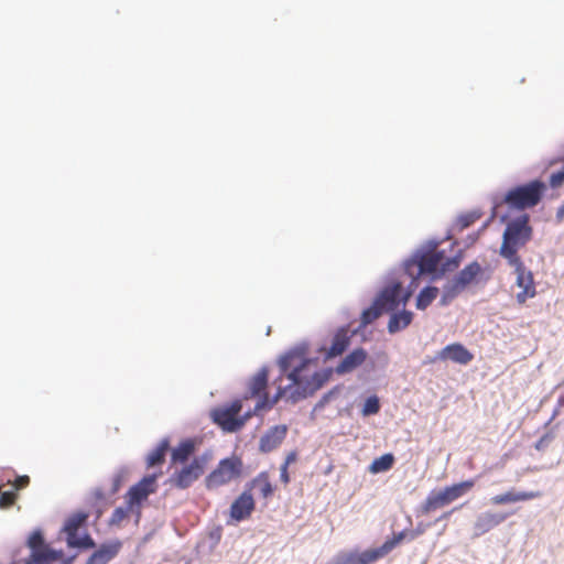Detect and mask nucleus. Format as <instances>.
I'll use <instances>...</instances> for the list:
<instances>
[{"label": "nucleus", "mask_w": 564, "mask_h": 564, "mask_svg": "<svg viewBox=\"0 0 564 564\" xmlns=\"http://www.w3.org/2000/svg\"><path fill=\"white\" fill-rule=\"evenodd\" d=\"M88 519V513L84 511H78L73 513L65 522L64 531L67 534V538L76 536L78 529L86 522Z\"/></svg>", "instance_id": "a878e982"}, {"label": "nucleus", "mask_w": 564, "mask_h": 564, "mask_svg": "<svg viewBox=\"0 0 564 564\" xmlns=\"http://www.w3.org/2000/svg\"><path fill=\"white\" fill-rule=\"evenodd\" d=\"M529 221V215L523 214L507 224L499 254L508 263L522 261L518 251L531 240L533 232Z\"/></svg>", "instance_id": "f03ea898"}, {"label": "nucleus", "mask_w": 564, "mask_h": 564, "mask_svg": "<svg viewBox=\"0 0 564 564\" xmlns=\"http://www.w3.org/2000/svg\"><path fill=\"white\" fill-rule=\"evenodd\" d=\"M256 508V501L252 494L245 489L231 503L230 517L237 521H243L251 517Z\"/></svg>", "instance_id": "ddd939ff"}, {"label": "nucleus", "mask_w": 564, "mask_h": 564, "mask_svg": "<svg viewBox=\"0 0 564 564\" xmlns=\"http://www.w3.org/2000/svg\"><path fill=\"white\" fill-rule=\"evenodd\" d=\"M62 552L34 553L26 564H62Z\"/></svg>", "instance_id": "bb28decb"}, {"label": "nucleus", "mask_w": 564, "mask_h": 564, "mask_svg": "<svg viewBox=\"0 0 564 564\" xmlns=\"http://www.w3.org/2000/svg\"><path fill=\"white\" fill-rule=\"evenodd\" d=\"M121 546L122 543L118 540L101 544L100 547L91 554L86 564H107L119 553Z\"/></svg>", "instance_id": "6ab92c4d"}, {"label": "nucleus", "mask_w": 564, "mask_h": 564, "mask_svg": "<svg viewBox=\"0 0 564 564\" xmlns=\"http://www.w3.org/2000/svg\"><path fill=\"white\" fill-rule=\"evenodd\" d=\"M128 517V510L123 509L122 507H118L113 510L111 518H110V524H119L121 523L126 518Z\"/></svg>", "instance_id": "4c0bfd02"}, {"label": "nucleus", "mask_w": 564, "mask_h": 564, "mask_svg": "<svg viewBox=\"0 0 564 564\" xmlns=\"http://www.w3.org/2000/svg\"><path fill=\"white\" fill-rule=\"evenodd\" d=\"M28 544H29L30 549L32 550V554L54 552L47 545L44 544V539L42 536V533L39 531H35L30 535Z\"/></svg>", "instance_id": "2f4dec72"}, {"label": "nucleus", "mask_w": 564, "mask_h": 564, "mask_svg": "<svg viewBox=\"0 0 564 564\" xmlns=\"http://www.w3.org/2000/svg\"><path fill=\"white\" fill-rule=\"evenodd\" d=\"M564 182V170L553 173L550 177V185L552 187H558Z\"/></svg>", "instance_id": "79ce46f5"}, {"label": "nucleus", "mask_w": 564, "mask_h": 564, "mask_svg": "<svg viewBox=\"0 0 564 564\" xmlns=\"http://www.w3.org/2000/svg\"><path fill=\"white\" fill-rule=\"evenodd\" d=\"M288 433V426L284 424L275 425L269 429L260 438L259 449L262 453H270L278 448L284 441Z\"/></svg>", "instance_id": "2eb2a0df"}, {"label": "nucleus", "mask_w": 564, "mask_h": 564, "mask_svg": "<svg viewBox=\"0 0 564 564\" xmlns=\"http://www.w3.org/2000/svg\"><path fill=\"white\" fill-rule=\"evenodd\" d=\"M386 553L381 546L376 549L365 550L359 552V564H375L380 558L384 557Z\"/></svg>", "instance_id": "7c9ffc66"}, {"label": "nucleus", "mask_w": 564, "mask_h": 564, "mask_svg": "<svg viewBox=\"0 0 564 564\" xmlns=\"http://www.w3.org/2000/svg\"><path fill=\"white\" fill-rule=\"evenodd\" d=\"M123 478H124L123 473H118L113 477V479H112V492H117L120 489L121 484L123 481Z\"/></svg>", "instance_id": "37998d69"}, {"label": "nucleus", "mask_w": 564, "mask_h": 564, "mask_svg": "<svg viewBox=\"0 0 564 564\" xmlns=\"http://www.w3.org/2000/svg\"><path fill=\"white\" fill-rule=\"evenodd\" d=\"M482 268L477 261H473L467 264L452 281V283L445 289L442 303L446 304L448 300L454 299L459 294L467 285L473 283L476 278L481 274Z\"/></svg>", "instance_id": "6e6552de"}, {"label": "nucleus", "mask_w": 564, "mask_h": 564, "mask_svg": "<svg viewBox=\"0 0 564 564\" xmlns=\"http://www.w3.org/2000/svg\"><path fill=\"white\" fill-rule=\"evenodd\" d=\"M475 486L474 479H467L451 486H446L438 491H432L421 505V512L429 514L442 509L458 498L469 492Z\"/></svg>", "instance_id": "20e7f679"}, {"label": "nucleus", "mask_w": 564, "mask_h": 564, "mask_svg": "<svg viewBox=\"0 0 564 564\" xmlns=\"http://www.w3.org/2000/svg\"><path fill=\"white\" fill-rule=\"evenodd\" d=\"M507 513L486 511L480 513L474 523V534L475 536L484 535L485 533L491 531L499 524H501L506 519Z\"/></svg>", "instance_id": "4468645a"}, {"label": "nucleus", "mask_w": 564, "mask_h": 564, "mask_svg": "<svg viewBox=\"0 0 564 564\" xmlns=\"http://www.w3.org/2000/svg\"><path fill=\"white\" fill-rule=\"evenodd\" d=\"M268 380L269 371L267 368H262L250 379L248 383V391L245 399L259 397V400L257 402L258 404L263 399L264 395L269 398L268 393L265 392Z\"/></svg>", "instance_id": "f3484780"}, {"label": "nucleus", "mask_w": 564, "mask_h": 564, "mask_svg": "<svg viewBox=\"0 0 564 564\" xmlns=\"http://www.w3.org/2000/svg\"><path fill=\"white\" fill-rule=\"evenodd\" d=\"M453 511H454V510H452L451 512H446V513H444L442 518H446V517H448Z\"/></svg>", "instance_id": "09e8293b"}, {"label": "nucleus", "mask_w": 564, "mask_h": 564, "mask_svg": "<svg viewBox=\"0 0 564 564\" xmlns=\"http://www.w3.org/2000/svg\"><path fill=\"white\" fill-rule=\"evenodd\" d=\"M288 466L285 465H281L280 467V480L284 484V485H288L290 482V475H289V470H288Z\"/></svg>", "instance_id": "c03bdc74"}, {"label": "nucleus", "mask_w": 564, "mask_h": 564, "mask_svg": "<svg viewBox=\"0 0 564 564\" xmlns=\"http://www.w3.org/2000/svg\"><path fill=\"white\" fill-rule=\"evenodd\" d=\"M422 533L421 530H415L411 532L401 531L393 535L392 539L387 540L382 545V550L384 551L386 555L389 554L399 543H401L405 538H410L411 540L415 539Z\"/></svg>", "instance_id": "cd10ccee"}, {"label": "nucleus", "mask_w": 564, "mask_h": 564, "mask_svg": "<svg viewBox=\"0 0 564 564\" xmlns=\"http://www.w3.org/2000/svg\"><path fill=\"white\" fill-rule=\"evenodd\" d=\"M444 259L445 252L437 250L436 247H433L421 253H417L412 263L408 264V270H410L411 265L415 264L417 267L419 275L433 274L437 271Z\"/></svg>", "instance_id": "9d476101"}, {"label": "nucleus", "mask_w": 564, "mask_h": 564, "mask_svg": "<svg viewBox=\"0 0 564 564\" xmlns=\"http://www.w3.org/2000/svg\"><path fill=\"white\" fill-rule=\"evenodd\" d=\"M242 410V401L240 399L234 400L229 404L215 408L210 416L213 422L217 424L224 432L234 433L241 430L246 422L251 417V413L240 416Z\"/></svg>", "instance_id": "39448f33"}, {"label": "nucleus", "mask_w": 564, "mask_h": 564, "mask_svg": "<svg viewBox=\"0 0 564 564\" xmlns=\"http://www.w3.org/2000/svg\"><path fill=\"white\" fill-rule=\"evenodd\" d=\"M67 543L73 547L90 549L95 546L94 540L88 534L84 535L83 538H78V535L67 538Z\"/></svg>", "instance_id": "c9c22d12"}, {"label": "nucleus", "mask_w": 564, "mask_h": 564, "mask_svg": "<svg viewBox=\"0 0 564 564\" xmlns=\"http://www.w3.org/2000/svg\"><path fill=\"white\" fill-rule=\"evenodd\" d=\"M205 471V460L195 457L189 464L175 470L169 478V484L177 489L189 488Z\"/></svg>", "instance_id": "0eeeda50"}, {"label": "nucleus", "mask_w": 564, "mask_h": 564, "mask_svg": "<svg viewBox=\"0 0 564 564\" xmlns=\"http://www.w3.org/2000/svg\"><path fill=\"white\" fill-rule=\"evenodd\" d=\"M545 191V183L534 180L527 184L510 188L500 204H505L510 209L517 210L533 208L541 202Z\"/></svg>", "instance_id": "7ed1b4c3"}, {"label": "nucleus", "mask_w": 564, "mask_h": 564, "mask_svg": "<svg viewBox=\"0 0 564 564\" xmlns=\"http://www.w3.org/2000/svg\"><path fill=\"white\" fill-rule=\"evenodd\" d=\"M478 218H479V216L476 214L462 215L458 218L457 224L460 227V229H465V228L469 227L470 225H473Z\"/></svg>", "instance_id": "58836bf2"}, {"label": "nucleus", "mask_w": 564, "mask_h": 564, "mask_svg": "<svg viewBox=\"0 0 564 564\" xmlns=\"http://www.w3.org/2000/svg\"><path fill=\"white\" fill-rule=\"evenodd\" d=\"M553 441V435L552 434H545L543 435L536 443H535V448L538 451H544L549 444Z\"/></svg>", "instance_id": "ea45409f"}, {"label": "nucleus", "mask_w": 564, "mask_h": 564, "mask_svg": "<svg viewBox=\"0 0 564 564\" xmlns=\"http://www.w3.org/2000/svg\"><path fill=\"white\" fill-rule=\"evenodd\" d=\"M441 360H452L459 365H467L474 359V355L462 344L455 343L445 346L437 355Z\"/></svg>", "instance_id": "dca6fc26"}, {"label": "nucleus", "mask_w": 564, "mask_h": 564, "mask_svg": "<svg viewBox=\"0 0 564 564\" xmlns=\"http://www.w3.org/2000/svg\"><path fill=\"white\" fill-rule=\"evenodd\" d=\"M170 448V442L167 438H163L159 445L148 455L147 465L148 467H154L162 465L165 460V455Z\"/></svg>", "instance_id": "b1692460"}, {"label": "nucleus", "mask_w": 564, "mask_h": 564, "mask_svg": "<svg viewBox=\"0 0 564 564\" xmlns=\"http://www.w3.org/2000/svg\"><path fill=\"white\" fill-rule=\"evenodd\" d=\"M541 497L540 491H514L508 490L506 492L496 495L491 498V503L495 506H503L520 501H528Z\"/></svg>", "instance_id": "a211bd4d"}, {"label": "nucleus", "mask_w": 564, "mask_h": 564, "mask_svg": "<svg viewBox=\"0 0 564 564\" xmlns=\"http://www.w3.org/2000/svg\"><path fill=\"white\" fill-rule=\"evenodd\" d=\"M196 449V442L193 438L183 440L172 449L171 460L173 464H185Z\"/></svg>", "instance_id": "5701e85b"}, {"label": "nucleus", "mask_w": 564, "mask_h": 564, "mask_svg": "<svg viewBox=\"0 0 564 564\" xmlns=\"http://www.w3.org/2000/svg\"><path fill=\"white\" fill-rule=\"evenodd\" d=\"M438 295V289L436 286H426L417 295L416 307L419 310H425Z\"/></svg>", "instance_id": "c85d7f7f"}, {"label": "nucleus", "mask_w": 564, "mask_h": 564, "mask_svg": "<svg viewBox=\"0 0 564 564\" xmlns=\"http://www.w3.org/2000/svg\"><path fill=\"white\" fill-rule=\"evenodd\" d=\"M384 311L380 307L379 304H377V301H375V303L368 307L367 310H365L361 314V324L364 326L368 325V324H371L372 322H375Z\"/></svg>", "instance_id": "473e14b6"}, {"label": "nucleus", "mask_w": 564, "mask_h": 564, "mask_svg": "<svg viewBox=\"0 0 564 564\" xmlns=\"http://www.w3.org/2000/svg\"><path fill=\"white\" fill-rule=\"evenodd\" d=\"M281 376L274 381L278 384L276 394L270 399L267 395L254 405V413L271 409L282 397L299 401L314 394L329 379V371H317L307 358L306 348L297 347L279 360Z\"/></svg>", "instance_id": "f257e3e1"}, {"label": "nucleus", "mask_w": 564, "mask_h": 564, "mask_svg": "<svg viewBox=\"0 0 564 564\" xmlns=\"http://www.w3.org/2000/svg\"><path fill=\"white\" fill-rule=\"evenodd\" d=\"M367 358V352L362 348H357L348 354L336 367L338 375H345L351 372L357 367L362 365Z\"/></svg>", "instance_id": "412c9836"}, {"label": "nucleus", "mask_w": 564, "mask_h": 564, "mask_svg": "<svg viewBox=\"0 0 564 564\" xmlns=\"http://www.w3.org/2000/svg\"><path fill=\"white\" fill-rule=\"evenodd\" d=\"M156 478V474L148 475L129 489L127 492V503L129 509L135 505H140L149 497V495L155 492L158 487Z\"/></svg>", "instance_id": "f8f14e48"}, {"label": "nucleus", "mask_w": 564, "mask_h": 564, "mask_svg": "<svg viewBox=\"0 0 564 564\" xmlns=\"http://www.w3.org/2000/svg\"><path fill=\"white\" fill-rule=\"evenodd\" d=\"M243 463L238 456H230L219 460L216 468L206 477L208 489H216L229 484L242 475Z\"/></svg>", "instance_id": "423d86ee"}, {"label": "nucleus", "mask_w": 564, "mask_h": 564, "mask_svg": "<svg viewBox=\"0 0 564 564\" xmlns=\"http://www.w3.org/2000/svg\"><path fill=\"white\" fill-rule=\"evenodd\" d=\"M413 314L410 311L393 314L388 323L389 333L393 334L408 327L412 322Z\"/></svg>", "instance_id": "393cba45"}, {"label": "nucleus", "mask_w": 564, "mask_h": 564, "mask_svg": "<svg viewBox=\"0 0 564 564\" xmlns=\"http://www.w3.org/2000/svg\"><path fill=\"white\" fill-rule=\"evenodd\" d=\"M29 484L30 477L26 475L17 477L15 480L12 482L15 491L28 487Z\"/></svg>", "instance_id": "a19ab883"}, {"label": "nucleus", "mask_w": 564, "mask_h": 564, "mask_svg": "<svg viewBox=\"0 0 564 564\" xmlns=\"http://www.w3.org/2000/svg\"><path fill=\"white\" fill-rule=\"evenodd\" d=\"M556 219L558 223L564 219V203L558 207L556 212Z\"/></svg>", "instance_id": "de8ad7c7"}, {"label": "nucleus", "mask_w": 564, "mask_h": 564, "mask_svg": "<svg viewBox=\"0 0 564 564\" xmlns=\"http://www.w3.org/2000/svg\"><path fill=\"white\" fill-rule=\"evenodd\" d=\"M508 264L513 267L517 275L516 284L521 289V292L516 296L517 301L519 304H523L528 299H532L536 294L533 274L531 271L527 270L522 261L510 262Z\"/></svg>", "instance_id": "1a4fd4ad"}, {"label": "nucleus", "mask_w": 564, "mask_h": 564, "mask_svg": "<svg viewBox=\"0 0 564 564\" xmlns=\"http://www.w3.org/2000/svg\"><path fill=\"white\" fill-rule=\"evenodd\" d=\"M380 410L379 399L376 395L369 397L362 408V415L368 416L372 414H377Z\"/></svg>", "instance_id": "e433bc0d"}, {"label": "nucleus", "mask_w": 564, "mask_h": 564, "mask_svg": "<svg viewBox=\"0 0 564 564\" xmlns=\"http://www.w3.org/2000/svg\"><path fill=\"white\" fill-rule=\"evenodd\" d=\"M18 499V494L15 490L2 491V486L0 485V509H9L11 508Z\"/></svg>", "instance_id": "f704fd0d"}, {"label": "nucleus", "mask_w": 564, "mask_h": 564, "mask_svg": "<svg viewBox=\"0 0 564 564\" xmlns=\"http://www.w3.org/2000/svg\"><path fill=\"white\" fill-rule=\"evenodd\" d=\"M297 459V453L295 451L293 452H290L286 457H285V460L282 465H285V466H290L291 464L295 463Z\"/></svg>", "instance_id": "49530a36"}, {"label": "nucleus", "mask_w": 564, "mask_h": 564, "mask_svg": "<svg viewBox=\"0 0 564 564\" xmlns=\"http://www.w3.org/2000/svg\"><path fill=\"white\" fill-rule=\"evenodd\" d=\"M349 330L346 327L339 328L332 340V345L326 354L328 358H334L341 355L350 344Z\"/></svg>", "instance_id": "4be33fe9"}, {"label": "nucleus", "mask_w": 564, "mask_h": 564, "mask_svg": "<svg viewBox=\"0 0 564 564\" xmlns=\"http://www.w3.org/2000/svg\"><path fill=\"white\" fill-rule=\"evenodd\" d=\"M358 551H343L339 552L332 561L330 564H359Z\"/></svg>", "instance_id": "72a5a7b5"}, {"label": "nucleus", "mask_w": 564, "mask_h": 564, "mask_svg": "<svg viewBox=\"0 0 564 564\" xmlns=\"http://www.w3.org/2000/svg\"><path fill=\"white\" fill-rule=\"evenodd\" d=\"M246 489L250 492L252 489H257L263 499H269L273 496L275 487L271 482L269 473L264 470L252 478L246 485Z\"/></svg>", "instance_id": "aec40b11"}, {"label": "nucleus", "mask_w": 564, "mask_h": 564, "mask_svg": "<svg viewBox=\"0 0 564 564\" xmlns=\"http://www.w3.org/2000/svg\"><path fill=\"white\" fill-rule=\"evenodd\" d=\"M91 497L95 501H105L106 496L101 488H96L91 492Z\"/></svg>", "instance_id": "a18cd8bd"}, {"label": "nucleus", "mask_w": 564, "mask_h": 564, "mask_svg": "<svg viewBox=\"0 0 564 564\" xmlns=\"http://www.w3.org/2000/svg\"><path fill=\"white\" fill-rule=\"evenodd\" d=\"M394 463V456L390 453L384 454L372 460L369 470L372 474H378L382 471H387L392 468Z\"/></svg>", "instance_id": "c756f323"}, {"label": "nucleus", "mask_w": 564, "mask_h": 564, "mask_svg": "<svg viewBox=\"0 0 564 564\" xmlns=\"http://www.w3.org/2000/svg\"><path fill=\"white\" fill-rule=\"evenodd\" d=\"M410 296L411 294L409 292L402 295V285L400 282H393L380 293L376 301L384 312H390L397 310L400 304L404 305Z\"/></svg>", "instance_id": "9b49d317"}]
</instances>
